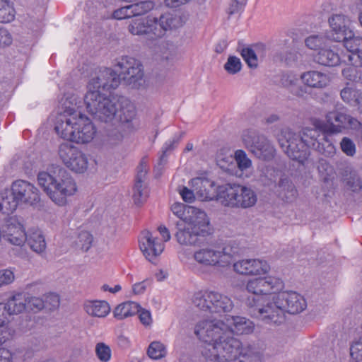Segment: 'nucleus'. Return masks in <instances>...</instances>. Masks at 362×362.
I'll return each instance as SVG.
<instances>
[{"label": "nucleus", "mask_w": 362, "mask_h": 362, "mask_svg": "<svg viewBox=\"0 0 362 362\" xmlns=\"http://www.w3.org/2000/svg\"><path fill=\"white\" fill-rule=\"evenodd\" d=\"M194 334L206 343L202 355L206 362H253L259 357L253 346L229 335L223 320H202L196 325Z\"/></svg>", "instance_id": "f257e3e1"}, {"label": "nucleus", "mask_w": 362, "mask_h": 362, "mask_svg": "<svg viewBox=\"0 0 362 362\" xmlns=\"http://www.w3.org/2000/svg\"><path fill=\"white\" fill-rule=\"evenodd\" d=\"M333 134L321 133L316 128L306 127L299 134L285 132L279 142L287 156L293 160L303 164L313 148L326 157H333L337 151L330 136Z\"/></svg>", "instance_id": "f03ea898"}, {"label": "nucleus", "mask_w": 362, "mask_h": 362, "mask_svg": "<svg viewBox=\"0 0 362 362\" xmlns=\"http://www.w3.org/2000/svg\"><path fill=\"white\" fill-rule=\"evenodd\" d=\"M54 129L64 139L78 144L90 142L96 134L92 121L72 108H66L57 116Z\"/></svg>", "instance_id": "7ed1b4c3"}, {"label": "nucleus", "mask_w": 362, "mask_h": 362, "mask_svg": "<svg viewBox=\"0 0 362 362\" xmlns=\"http://www.w3.org/2000/svg\"><path fill=\"white\" fill-rule=\"evenodd\" d=\"M37 182L49 198L59 206L66 205L68 197L74 196L78 190L75 180L60 166L40 172Z\"/></svg>", "instance_id": "20e7f679"}, {"label": "nucleus", "mask_w": 362, "mask_h": 362, "mask_svg": "<svg viewBox=\"0 0 362 362\" xmlns=\"http://www.w3.org/2000/svg\"><path fill=\"white\" fill-rule=\"evenodd\" d=\"M246 291L251 294L245 299L247 311L251 316L264 321L268 306L272 305V299L267 296L274 293L283 288V281L274 276L254 278L248 280L245 285Z\"/></svg>", "instance_id": "39448f33"}, {"label": "nucleus", "mask_w": 362, "mask_h": 362, "mask_svg": "<svg viewBox=\"0 0 362 362\" xmlns=\"http://www.w3.org/2000/svg\"><path fill=\"white\" fill-rule=\"evenodd\" d=\"M186 21L184 15L167 13L159 18L148 16L132 19L128 30L134 35L143 36L146 42L151 45L163 37L167 30L182 27Z\"/></svg>", "instance_id": "423d86ee"}, {"label": "nucleus", "mask_w": 362, "mask_h": 362, "mask_svg": "<svg viewBox=\"0 0 362 362\" xmlns=\"http://www.w3.org/2000/svg\"><path fill=\"white\" fill-rule=\"evenodd\" d=\"M307 307L305 298L296 292H281L272 298L264 323L280 325L286 321V313L298 314Z\"/></svg>", "instance_id": "0eeeda50"}, {"label": "nucleus", "mask_w": 362, "mask_h": 362, "mask_svg": "<svg viewBox=\"0 0 362 362\" xmlns=\"http://www.w3.org/2000/svg\"><path fill=\"white\" fill-rule=\"evenodd\" d=\"M216 199L227 207L247 209L255 206L258 198L250 187L226 184L217 188Z\"/></svg>", "instance_id": "6e6552de"}, {"label": "nucleus", "mask_w": 362, "mask_h": 362, "mask_svg": "<svg viewBox=\"0 0 362 362\" xmlns=\"http://www.w3.org/2000/svg\"><path fill=\"white\" fill-rule=\"evenodd\" d=\"M312 124L321 133L333 134L341 133L348 129H358L361 126V123L349 115L345 108L328 112L325 115V121L315 118L312 120Z\"/></svg>", "instance_id": "1a4fd4ad"}, {"label": "nucleus", "mask_w": 362, "mask_h": 362, "mask_svg": "<svg viewBox=\"0 0 362 362\" xmlns=\"http://www.w3.org/2000/svg\"><path fill=\"white\" fill-rule=\"evenodd\" d=\"M192 258L197 263L192 269L197 274L204 273V269L208 267H226L233 262V255L227 247L222 250L214 247H202L194 252Z\"/></svg>", "instance_id": "9d476101"}, {"label": "nucleus", "mask_w": 362, "mask_h": 362, "mask_svg": "<svg viewBox=\"0 0 362 362\" xmlns=\"http://www.w3.org/2000/svg\"><path fill=\"white\" fill-rule=\"evenodd\" d=\"M84 103L88 112L94 119L102 122H112L117 112L115 100L100 93L99 90H88L84 96Z\"/></svg>", "instance_id": "9b49d317"}, {"label": "nucleus", "mask_w": 362, "mask_h": 362, "mask_svg": "<svg viewBox=\"0 0 362 362\" xmlns=\"http://www.w3.org/2000/svg\"><path fill=\"white\" fill-rule=\"evenodd\" d=\"M198 218L191 221H177V231L175 234L177 243L182 245L192 246L199 243L200 237H205L209 234V221L206 214H200Z\"/></svg>", "instance_id": "f8f14e48"}, {"label": "nucleus", "mask_w": 362, "mask_h": 362, "mask_svg": "<svg viewBox=\"0 0 362 362\" xmlns=\"http://www.w3.org/2000/svg\"><path fill=\"white\" fill-rule=\"evenodd\" d=\"M192 302L200 310L210 313H228L234 306L228 296L212 291H200L195 293Z\"/></svg>", "instance_id": "ddd939ff"}, {"label": "nucleus", "mask_w": 362, "mask_h": 362, "mask_svg": "<svg viewBox=\"0 0 362 362\" xmlns=\"http://www.w3.org/2000/svg\"><path fill=\"white\" fill-rule=\"evenodd\" d=\"M59 156L64 164L73 172L83 173L88 168L86 155L69 143H63L59 146Z\"/></svg>", "instance_id": "4468645a"}, {"label": "nucleus", "mask_w": 362, "mask_h": 362, "mask_svg": "<svg viewBox=\"0 0 362 362\" xmlns=\"http://www.w3.org/2000/svg\"><path fill=\"white\" fill-rule=\"evenodd\" d=\"M243 140L257 158L269 160L274 157L275 149L264 136L258 135L255 131H247L243 134Z\"/></svg>", "instance_id": "2eb2a0df"}, {"label": "nucleus", "mask_w": 362, "mask_h": 362, "mask_svg": "<svg viewBox=\"0 0 362 362\" xmlns=\"http://www.w3.org/2000/svg\"><path fill=\"white\" fill-rule=\"evenodd\" d=\"M121 70L99 69L95 76L89 81L87 86L88 90H99L100 88L107 91L115 89L122 81Z\"/></svg>", "instance_id": "dca6fc26"}, {"label": "nucleus", "mask_w": 362, "mask_h": 362, "mask_svg": "<svg viewBox=\"0 0 362 362\" xmlns=\"http://www.w3.org/2000/svg\"><path fill=\"white\" fill-rule=\"evenodd\" d=\"M1 235L10 243L22 245L25 242L26 233L25 228L16 216H6L0 226Z\"/></svg>", "instance_id": "f3484780"}, {"label": "nucleus", "mask_w": 362, "mask_h": 362, "mask_svg": "<svg viewBox=\"0 0 362 362\" xmlns=\"http://www.w3.org/2000/svg\"><path fill=\"white\" fill-rule=\"evenodd\" d=\"M11 187L20 204H25L35 206L40 202V191L30 182L24 180H17L12 182Z\"/></svg>", "instance_id": "a211bd4d"}, {"label": "nucleus", "mask_w": 362, "mask_h": 362, "mask_svg": "<svg viewBox=\"0 0 362 362\" xmlns=\"http://www.w3.org/2000/svg\"><path fill=\"white\" fill-rule=\"evenodd\" d=\"M330 30L328 33L329 40L341 42L353 35L351 21L344 14H333L328 20Z\"/></svg>", "instance_id": "6ab92c4d"}, {"label": "nucleus", "mask_w": 362, "mask_h": 362, "mask_svg": "<svg viewBox=\"0 0 362 362\" xmlns=\"http://www.w3.org/2000/svg\"><path fill=\"white\" fill-rule=\"evenodd\" d=\"M234 272L245 276H258L269 272L270 266L262 259H243L233 264Z\"/></svg>", "instance_id": "aec40b11"}, {"label": "nucleus", "mask_w": 362, "mask_h": 362, "mask_svg": "<svg viewBox=\"0 0 362 362\" xmlns=\"http://www.w3.org/2000/svg\"><path fill=\"white\" fill-rule=\"evenodd\" d=\"M118 102L121 108L119 111L120 126L126 129L128 133L136 131L140 126L139 121L136 117L135 106L127 98H119Z\"/></svg>", "instance_id": "412c9836"}, {"label": "nucleus", "mask_w": 362, "mask_h": 362, "mask_svg": "<svg viewBox=\"0 0 362 362\" xmlns=\"http://www.w3.org/2000/svg\"><path fill=\"white\" fill-rule=\"evenodd\" d=\"M139 247L149 261L160 255L164 250V244L148 230H144L139 238Z\"/></svg>", "instance_id": "4be33fe9"}, {"label": "nucleus", "mask_w": 362, "mask_h": 362, "mask_svg": "<svg viewBox=\"0 0 362 362\" xmlns=\"http://www.w3.org/2000/svg\"><path fill=\"white\" fill-rule=\"evenodd\" d=\"M269 49L264 44L257 43L240 49V53L250 68H256L267 57Z\"/></svg>", "instance_id": "5701e85b"}, {"label": "nucleus", "mask_w": 362, "mask_h": 362, "mask_svg": "<svg viewBox=\"0 0 362 362\" xmlns=\"http://www.w3.org/2000/svg\"><path fill=\"white\" fill-rule=\"evenodd\" d=\"M226 322L228 334L230 336H233V334H250L255 329L253 322L243 316H228L226 318Z\"/></svg>", "instance_id": "b1692460"}, {"label": "nucleus", "mask_w": 362, "mask_h": 362, "mask_svg": "<svg viewBox=\"0 0 362 362\" xmlns=\"http://www.w3.org/2000/svg\"><path fill=\"white\" fill-rule=\"evenodd\" d=\"M340 42L343 43L344 47L350 52L351 54L348 56V59L351 62V65L353 68H361L362 67V59L358 54L356 52L362 49V37L355 36L353 32V35L347 39H344Z\"/></svg>", "instance_id": "393cba45"}, {"label": "nucleus", "mask_w": 362, "mask_h": 362, "mask_svg": "<svg viewBox=\"0 0 362 362\" xmlns=\"http://www.w3.org/2000/svg\"><path fill=\"white\" fill-rule=\"evenodd\" d=\"M122 81L131 88L144 90L148 86L144 69H125L122 72Z\"/></svg>", "instance_id": "a878e982"}, {"label": "nucleus", "mask_w": 362, "mask_h": 362, "mask_svg": "<svg viewBox=\"0 0 362 362\" xmlns=\"http://www.w3.org/2000/svg\"><path fill=\"white\" fill-rule=\"evenodd\" d=\"M3 309L8 315H18L26 309V293H17L10 297L5 303H0V310Z\"/></svg>", "instance_id": "bb28decb"}, {"label": "nucleus", "mask_w": 362, "mask_h": 362, "mask_svg": "<svg viewBox=\"0 0 362 362\" xmlns=\"http://www.w3.org/2000/svg\"><path fill=\"white\" fill-rule=\"evenodd\" d=\"M173 213L180 218L179 221H191V220L198 218L201 216L200 214H206L196 207L185 205L182 203H175L171 206Z\"/></svg>", "instance_id": "cd10ccee"}, {"label": "nucleus", "mask_w": 362, "mask_h": 362, "mask_svg": "<svg viewBox=\"0 0 362 362\" xmlns=\"http://www.w3.org/2000/svg\"><path fill=\"white\" fill-rule=\"evenodd\" d=\"M301 78L308 86L317 88L326 86L330 81L328 74L317 70H310L304 73Z\"/></svg>", "instance_id": "c85d7f7f"}, {"label": "nucleus", "mask_w": 362, "mask_h": 362, "mask_svg": "<svg viewBox=\"0 0 362 362\" xmlns=\"http://www.w3.org/2000/svg\"><path fill=\"white\" fill-rule=\"evenodd\" d=\"M25 241L30 249L37 253L43 252L46 249V242L42 231L37 228H32L26 233Z\"/></svg>", "instance_id": "c756f323"}, {"label": "nucleus", "mask_w": 362, "mask_h": 362, "mask_svg": "<svg viewBox=\"0 0 362 362\" xmlns=\"http://www.w3.org/2000/svg\"><path fill=\"white\" fill-rule=\"evenodd\" d=\"M19 204L11 187L10 189H6L0 192V211L3 214L7 215L12 214Z\"/></svg>", "instance_id": "7c9ffc66"}, {"label": "nucleus", "mask_w": 362, "mask_h": 362, "mask_svg": "<svg viewBox=\"0 0 362 362\" xmlns=\"http://www.w3.org/2000/svg\"><path fill=\"white\" fill-rule=\"evenodd\" d=\"M279 197L286 202L291 203L298 197V191L291 181L287 178H281L278 183Z\"/></svg>", "instance_id": "2f4dec72"}, {"label": "nucleus", "mask_w": 362, "mask_h": 362, "mask_svg": "<svg viewBox=\"0 0 362 362\" xmlns=\"http://www.w3.org/2000/svg\"><path fill=\"white\" fill-rule=\"evenodd\" d=\"M84 308L88 315L97 317H105L110 312V306L105 300L87 301Z\"/></svg>", "instance_id": "473e14b6"}, {"label": "nucleus", "mask_w": 362, "mask_h": 362, "mask_svg": "<svg viewBox=\"0 0 362 362\" xmlns=\"http://www.w3.org/2000/svg\"><path fill=\"white\" fill-rule=\"evenodd\" d=\"M140 310L139 303L127 301L118 305L114 310V316L117 320H122L136 315Z\"/></svg>", "instance_id": "72a5a7b5"}, {"label": "nucleus", "mask_w": 362, "mask_h": 362, "mask_svg": "<svg viewBox=\"0 0 362 362\" xmlns=\"http://www.w3.org/2000/svg\"><path fill=\"white\" fill-rule=\"evenodd\" d=\"M314 61L325 66H336L339 64V55L329 49L325 48L315 55Z\"/></svg>", "instance_id": "f704fd0d"}, {"label": "nucleus", "mask_w": 362, "mask_h": 362, "mask_svg": "<svg viewBox=\"0 0 362 362\" xmlns=\"http://www.w3.org/2000/svg\"><path fill=\"white\" fill-rule=\"evenodd\" d=\"M279 83L284 87L287 88L291 93L297 96H303L305 91L303 87L298 85L299 80L296 75L292 73L284 74Z\"/></svg>", "instance_id": "c9c22d12"}, {"label": "nucleus", "mask_w": 362, "mask_h": 362, "mask_svg": "<svg viewBox=\"0 0 362 362\" xmlns=\"http://www.w3.org/2000/svg\"><path fill=\"white\" fill-rule=\"evenodd\" d=\"M328 35H312L305 39V46L312 50L320 52L329 47Z\"/></svg>", "instance_id": "e433bc0d"}, {"label": "nucleus", "mask_w": 362, "mask_h": 362, "mask_svg": "<svg viewBox=\"0 0 362 362\" xmlns=\"http://www.w3.org/2000/svg\"><path fill=\"white\" fill-rule=\"evenodd\" d=\"M300 57H302L301 54L296 52H289L285 54L276 53L274 55L272 60L276 66H291L297 64Z\"/></svg>", "instance_id": "4c0bfd02"}, {"label": "nucleus", "mask_w": 362, "mask_h": 362, "mask_svg": "<svg viewBox=\"0 0 362 362\" xmlns=\"http://www.w3.org/2000/svg\"><path fill=\"white\" fill-rule=\"evenodd\" d=\"M144 181L145 180H135L132 197L136 205L143 204L146 200L148 195V190Z\"/></svg>", "instance_id": "58836bf2"}, {"label": "nucleus", "mask_w": 362, "mask_h": 362, "mask_svg": "<svg viewBox=\"0 0 362 362\" xmlns=\"http://www.w3.org/2000/svg\"><path fill=\"white\" fill-rule=\"evenodd\" d=\"M166 346L160 341H153L148 346L147 356L153 360H159L165 358L167 355Z\"/></svg>", "instance_id": "ea45409f"}, {"label": "nucleus", "mask_w": 362, "mask_h": 362, "mask_svg": "<svg viewBox=\"0 0 362 362\" xmlns=\"http://www.w3.org/2000/svg\"><path fill=\"white\" fill-rule=\"evenodd\" d=\"M234 160L238 169L242 173H247L252 168V163L245 151L238 149L235 151Z\"/></svg>", "instance_id": "a19ab883"}, {"label": "nucleus", "mask_w": 362, "mask_h": 362, "mask_svg": "<svg viewBox=\"0 0 362 362\" xmlns=\"http://www.w3.org/2000/svg\"><path fill=\"white\" fill-rule=\"evenodd\" d=\"M13 0L0 3V23H7L11 22L16 16Z\"/></svg>", "instance_id": "79ce46f5"}, {"label": "nucleus", "mask_w": 362, "mask_h": 362, "mask_svg": "<svg viewBox=\"0 0 362 362\" xmlns=\"http://www.w3.org/2000/svg\"><path fill=\"white\" fill-rule=\"evenodd\" d=\"M124 129L119 125L117 127L110 128L107 130L105 136V143L110 146H115L122 143L124 139V134L121 130Z\"/></svg>", "instance_id": "37998d69"}, {"label": "nucleus", "mask_w": 362, "mask_h": 362, "mask_svg": "<svg viewBox=\"0 0 362 362\" xmlns=\"http://www.w3.org/2000/svg\"><path fill=\"white\" fill-rule=\"evenodd\" d=\"M361 93L356 89L346 87L341 90L340 95L345 103L353 106H357Z\"/></svg>", "instance_id": "c03bdc74"}, {"label": "nucleus", "mask_w": 362, "mask_h": 362, "mask_svg": "<svg viewBox=\"0 0 362 362\" xmlns=\"http://www.w3.org/2000/svg\"><path fill=\"white\" fill-rule=\"evenodd\" d=\"M129 6L133 17L146 13L153 8L154 4L151 1H143L129 5Z\"/></svg>", "instance_id": "a18cd8bd"}, {"label": "nucleus", "mask_w": 362, "mask_h": 362, "mask_svg": "<svg viewBox=\"0 0 362 362\" xmlns=\"http://www.w3.org/2000/svg\"><path fill=\"white\" fill-rule=\"evenodd\" d=\"M93 236L88 231H81L77 238L76 244L81 250L86 252L91 247Z\"/></svg>", "instance_id": "49530a36"}, {"label": "nucleus", "mask_w": 362, "mask_h": 362, "mask_svg": "<svg viewBox=\"0 0 362 362\" xmlns=\"http://www.w3.org/2000/svg\"><path fill=\"white\" fill-rule=\"evenodd\" d=\"M95 354L101 362H108L112 356L110 347L103 342H99L95 345Z\"/></svg>", "instance_id": "de8ad7c7"}, {"label": "nucleus", "mask_w": 362, "mask_h": 362, "mask_svg": "<svg viewBox=\"0 0 362 362\" xmlns=\"http://www.w3.org/2000/svg\"><path fill=\"white\" fill-rule=\"evenodd\" d=\"M115 66L118 68H140L142 64L140 61L131 57H122L117 59Z\"/></svg>", "instance_id": "09e8293b"}, {"label": "nucleus", "mask_w": 362, "mask_h": 362, "mask_svg": "<svg viewBox=\"0 0 362 362\" xmlns=\"http://www.w3.org/2000/svg\"><path fill=\"white\" fill-rule=\"evenodd\" d=\"M45 306V300L26 294V309L35 312L42 310Z\"/></svg>", "instance_id": "8fccbe9b"}, {"label": "nucleus", "mask_w": 362, "mask_h": 362, "mask_svg": "<svg viewBox=\"0 0 362 362\" xmlns=\"http://www.w3.org/2000/svg\"><path fill=\"white\" fill-rule=\"evenodd\" d=\"M341 151L348 156H354L356 152L355 143L349 137H343L340 142Z\"/></svg>", "instance_id": "3c124183"}, {"label": "nucleus", "mask_w": 362, "mask_h": 362, "mask_svg": "<svg viewBox=\"0 0 362 362\" xmlns=\"http://www.w3.org/2000/svg\"><path fill=\"white\" fill-rule=\"evenodd\" d=\"M347 187L353 192H358L362 188V182L356 173H351L349 177L346 179Z\"/></svg>", "instance_id": "603ef678"}, {"label": "nucleus", "mask_w": 362, "mask_h": 362, "mask_svg": "<svg viewBox=\"0 0 362 362\" xmlns=\"http://www.w3.org/2000/svg\"><path fill=\"white\" fill-rule=\"evenodd\" d=\"M350 354L354 359L362 361V337L353 341L350 347Z\"/></svg>", "instance_id": "864d4df0"}, {"label": "nucleus", "mask_w": 362, "mask_h": 362, "mask_svg": "<svg viewBox=\"0 0 362 362\" xmlns=\"http://www.w3.org/2000/svg\"><path fill=\"white\" fill-rule=\"evenodd\" d=\"M281 175V172L279 170H276L272 168H267L264 173V177L268 178V181L266 182L262 180L264 185L270 186L272 185H274L276 186V183L277 182L278 178L280 177Z\"/></svg>", "instance_id": "5fc2aeb1"}, {"label": "nucleus", "mask_w": 362, "mask_h": 362, "mask_svg": "<svg viewBox=\"0 0 362 362\" xmlns=\"http://www.w3.org/2000/svg\"><path fill=\"white\" fill-rule=\"evenodd\" d=\"M342 74L350 81L362 83L361 69H342Z\"/></svg>", "instance_id": "6e6d98bb"}, {"label": "nucleus", "mask_w": 362, "mask_h": 362, "mask_svg": "<svg viewBox=\"0 0 362 362\" xmlns=\"http://www.w3.org/2000/svg\"><path fill=\"white\" fill-rule=\"evenodd\" d=\"M15 279L14 273L11 269H0V288L11 284Z\"/></svg>", "instance_id": "4d7b16f0"}, {"label": "nucleus", "mask_w": 362, "mask_h": 362, "mask_svg": "<svg viewBox=\"0 0 362 362\" xmlns=\"http://www.w3.org/2000/svg\"><path fill=\"white\" fill-rule=\"evenodd\" d=\"M179 142L178 138H173L167 141L162 147V154L160 156L159 164L162 165L164 158L167 156V152L174 149Z\"/></svg>", "instance_id": "13d9d810"}, {"label": "nucleus", "mask_w": 362, "mask_h": 362, "mask_svg": "<svg viewBox=\"0 0 362 362\" xmlns=\"http://www.w3.org/2000/svg\"><path fill=\"white\" fill-rule=\"evenodd\" d=\"M59 297L55 293H49L45 298V308L49 310H54L59 306Z\"/></svg>", "instance_id": "bf43d9fd"}, {"label": "nucleus", "mask_w": 362, "mask_h": 362, "mask_svg": "<svg viewBox=\"0 0 362 362\" xmlns=\"http://www.w3.org/2000/svg\"><path fill=\"white\" fill-rule=\"evenodd\" d=\"M189 183L193 187V190L196 191L197 194H200L201 196L203 197L204 194L202 187H205V184L208 183V180L206 179L197 177L192 179Z\"/></svg>", "instance_id": "052dcab7"}, {"label": "nucleus", "mask_w": 362, "mask_h": 362, "mask_svg": "<svg viewBox=\"0 0 362 362\" xmlns=\"http://www.w3.org/2000/svg\"><path fill=\"white\" fill-rule=\"evenodd\" d=\"M13 334V331L8 327V324L2 321L0 323V344H4L8 340Z\"/></svg>", "instance_id": "680f3d73"}, {"label": "nucleus", "mask_w": 362, "mask_h": 362, "mask_svg": "<svg viewBox=\"0 0 362 362\" xmlns=\"http://www.w3.org/2000/svg\"><path fill=\"white\" fill-rule=\"evenodd\" d=\"M13 37L11 33L5 28L0 27V47H6L12 44Z\"/></svg>", "instance_id": "e2e57ef3"}, {"label": "nucleus", "mask_w": 362, "mask_h": 362, "mask_svg": "<svg viewBox=\"0 0 362 362\" xmlns=\"http://www.w3.org/2000/svg\"><path fill=\"white\" fill-rule=\"evenodd\" d=\"M112 16L114 18L118 20L132 18V14L131 13L130 6H127L115 10L112 13Z\"/></svg>", "instance_id": "0e129e2a"}, {"label": "nucleus", "mask_w": 362, "mask_h": 362, "mask_svg": "<svg viewBox=\"0 0 362 362\" xmlns=\"http://www.w3.org/2000/svg\"><path fill=\"white\" fill-rule=\"evenodd\" d=\"M247 0H232L228 8L229 14H233L240 11L247 4Z\"/></svg>", "instance_id": "69168bd1"}, {"label": "nucleus", "mask_w": 362, "mask_h": 362, "mask_svg": "<svg viewBox=\"0 0 362 362\" xmlns=\"http://www.w3.org/2000/svg\"><path fill=\"white\" fill-rule=\"evenodd\" d=\"M147 173V164L144 159H142L137 167V173L135 180H145Z\"/></svg>", "instance_id": "338daca9"}, {"label": "nucleus", "mask_w": 362, "mask_h": 362, "mask_svg": "<svg viewBox=\"0 0 362 362\" xmlns=\"http://www.w3.org/2000/svg\"><path fill=\"white\" fill-rule=\"evenodd\" d=\"M182 199L189 203H192L195 199L193 190L189 189L187 187H184L180 192Z\"/></svg>", "instance_id": "774afa93"}]
</instances>
